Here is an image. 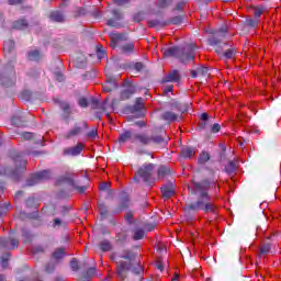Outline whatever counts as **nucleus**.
Returning a JSON list of instances; mask_svg holds the SVG:
<instances>
[{"instance_id":"nucleus-38","label":"nucleus","mask_w":281,"mask_h":281,"mask_svg":"<svg viewBox=\"0 0 281 281\" xmlns=\"http://www.w3.org/2000/svg\"><path fill=\"white\" fill-rule=\"evenodd\" d=\"M79 106H82L83 109H87V106H89V102L87 101L86 98L79 99Z\"/></svg>"},{"instance_id":"nucleus-58","label":"nucleus","mask_w":281,"mask_h":281,"mask_svg":"<svg viewBox=\"0 0 281 281\" xmlns=\"http://www.w3.org/2000/svg\"><path fill=\"white\" fill-rule=\"evenodd\" d=\"M171 281H179V274H175V277L171 279Z\"/></svg>"},{"instance_id":"nucleus-46","label":"nucleus","mask_w":281,"mask_h":281,"mask_svg":"<svg viewBox=\"0 0 281 281\" xmlns=\"http://www.w3.org/2000/svg\"><path fill=\"white\" fill-rule=\"evenodd\" d=\"M90 104L92 109H98V104H99L98 99H91Z\"/></svg>"},{"instance_id":"nucleus-40","label":"nucleus","mask_w":281,"mask_h":281,"mask_svg":"<svg viewBox=\"0 0 281 281\" xmlns=\"http://www.w3.org/2000/svg\"><path fill=\"white\" fill-rule=\"evenodd\" d=\"M98 136V130L93 128L88 133V137H90V139H95V137Z\"/></svg>"},{"instance_id":"nucleus-23","label":"nucleus","mask_w":281,"mask_h":281,"mask_svg":"<svg viewBox=\"0 0 281 281\" xmlns=\"http://www.w3.org/2000/svg\"><path fill=\"white\" fill-rule=\"evenodd\" d=\"M101 251H111L113 249V246L111 245V241L103 240L99 245Z\"/></svg>"},{"instance_id":"nucleus-31","label":"nucleus","mask_w":281,"mask_h":281,"mask_svg":"<svg viewBox=\"0 0 281 281\" xmlns=\"http://www.w3.org/2000/svg\"><path fill=\"white\" fill-rule=\"evenodd\" d=\"M142 238H144V229H136L134 232L133 239L134 240H142Z\"/></svg>"},{"instance_id":"nucleus-39","label":"nucleus","mask_w":281,"mask_h":281,"mask_svg":"<svg viewBox=\"0 0 281 281\" xmlns=\"http://www.w3.org/2000/svg\"><path fill=\"white\" fill-rule=\"evenodd\" d=\"M134 21H136V23H142V21H144V13H136L134 15Z\"/></svg>"},{"instance_id":"nucleus-62","label":"nucleus","mask_w":281,"mask_h":281,"mask_svg":"<svg viewBox=\"0 0 281 281\" xmlns=\"http://www.w3.org/2000/svg\"><path fill=\"white\" fill-rule=\"evenodd\" d=\"M172 89H173V87H172V86H169V87L167 88V91L170 92V91H172Z\"/></svg>"},{"instance_id":"nucleus-34","label":"nucleus","mask_w":281,"mask_h":281,"mask_svg":"<svg viewBox=\"0 0 281 281\" xmlns=\"http://www.w3.org/2000/svg\"><path fill=\"white\" fill-rule=\"evenodd\" d=\"M170 3H171L170 0H158L159 8H168V5H170Z\"/></svg>"},{"instance_id":"nucleus-61","label":"nucleus","mask_w":281,"mask_h":281,"mask_svg":"<svg viewBox=\"0 0 281 281\" xmlns=\"http://www.w3.org/2000/svg\"><path fill=\"white\" fill-rule=\"evenodd\" d=\"M0 281H5V277L3 274H0Z\"/></svg>"},{"instance_id":"nucleus-42","label":"nucleus","mask_w":281,"mask_h":281,"mask_svg":"<svg viewBox=\"0 0 281 281\" xmlns=\"http://www.w3.org/2000/svg\"><path fill=\"white\" fill-rule=\"evenodd\" d=\"M70 267L74 271H78V261L76 259H72L70 261Z\"/></svg>"},{"instance_id":"nucleus-56","label":"nucleus","mask_w":281,"mask_h":281,"mask_svg":"<svg viewBox=\"0 0 281 281\" xmlns=\"http://www.w3.org/2000/svg\"><path fill=\"white\" fill-rule=\"evenodd\" d=\"M61 224V222H60V218H55L54 220V225L56 226V225H60Z\"/></svg>"},{"instance_id":"nucleus-3","label":"nucleus","mask_w":281,"mask_h":281,"mask_svg":"<svg viewBox=\"0 0 281 281\" xmlns=\"http://www.w3.org/2000/svg\"><path fill=\"white\" fill-rule=\"evenodd\" d=\"M63 183L71 186V188L77 190L79 194H85V192H87V186H82L80 181L76 180V175L72 172H66L64 176L56 180L55 186H63Z\"/></svg>"},{"instance_id":"nucleus-4","label":"nucleus","mask_w":281,"mask_h":281,"mask_svg":"<svg viewBox=\"0 0 281 281\" xmlns=\"http://www.w3.org/2000/svg\"><path fill=\"white\" fill-rule=\"evenodd\" d=\"M155 172V166L153 164L144 165L140 167L137 172L134 176L135 181H139V179H143L145 183H148L149 186L155 184V178L153 177Z\"/></svg>"},{"instance_id":"nucleus-41","label":"nucleus","mask_w":281,"mask_h":281,"mask_svg":"<svg viewBox=\"0 0 281 281\" xmlns=\"http://www.w3.org/2000/svg\"><path fill=\"white\" fill-rule=\"evenodd\" d=\"M10 245L12 249H16V247H19V239H10Z\"/></svg>"},{"instance_id":"nucleus-32","label":"nucleus","mask_w":281,"mask_h":281,"mask_svg":"<svg viewBox=\"0 0 281 281\" xmlns=\"http://www.w3.org/2000/svg\"><path fill=\"white\" fill-rule=\"evenodd\" d=\"M236 54V50L234 48H228L227 50L224 52L225 58L232 59L234 58Z\"/></svg>"},{"instance_id":"nucleus-43","label":"nucleus","mask_w":281,"mask_h":281,"mask_svg":"<svg viewBox=\"0 0 281 281\" xmlns=\"http://www.w3.org/2000/svg\"><path fill=\"white\" fill-rule=\"evenodd\" d=\"M134 69L136 70V71H142V69H144V64L143 63H136V64H134Z\"/></svg>"},{"instance_id":"nucleus-14","label":"nucleus","mask_w":281,"mask_h":281,"mask_svg":"<svg viewBox=\"0 0 281 281\" xmlns=\"http://www.w3.org/2000/svg\"><path fill=\"white\" fill-rule=\"evenodd\" d=\"M27 27H30V23L25 20V18L16 20L12 23L13 30H27Z\"/></svg>"},{"instance_id":"nucleus-55","label":"nucleus","mask_w":281,"mask_h":281,"mask_svg":"<svg viewBox=\"0 0 281 281\" xmlns=\"http://www.w3.org/2000/svg\"><path fill=\"white\" fill-rule=\"evenodd\" d=\"M157 269H159V271H164V263L158 262L157 263Z\"/></svg>"},{"instance_id":"nucleus-48","label":"nucleus","mask_w":281,"mask_h":281,"mask_svg":"<svg viewBox=\"0 0 281 281\" xmlns=\"http://www.w3.org/2000/svg\"><path fill=\"white\" fill-rule=\"evenodd\" d=\"M198 74H200V76H203V74H207V68L205 67L198 68Z\"/></svg>"},{"instance_id":"nucleus-26","label":"nucleus","mask_w":281,"mask_h":281,"mask_svg":"<svg viewBox=\"0 0 281 281\" xmlns=\"http://www.w3.org/2000/svg\"><path fill=\"white\" fill-rule=\"evenodd\" d=\"M167 175H170V169L167 167H160L158 169V179H164L167 177Z\"/></svg>"},{"instance_id":"nucleus-49","label":"nucleus","mask_w":281,"mask_h":281,"mask_svg":"<svg viewBox=\"0 0 281 281\" xmlns=\"http://www.w3.org/2000/svg\"><path fill=\"white\" fill-rule=\"evenodd\" d=\"M135 126H138L139 128H144V126H146V122H144V121H137V122L135 123Z\"/></svg>"},{"instance_id":"nucleus-35","label":"nucleus","mask_w":281,"mask_h":281,"mask_svg":"<svg viewBox=\"0 0 281 281\" xmlns=\"http://www.w3.org/2000/svg\"><path fill=\"white\" fill-rule=\"evenodd\" d=\"M9 5H22L25 3V0H8Z\"/></svg>"},{"instance_id":"nucleus-24","label":"nucleus","mask_w":281,"mask_h":281,"mask_svg":"<svg viewBox=\"0 0 281 281\" xmlns=\"http://www.w3.org/2000/svg\"><path fill=\"white\" fill-rule=\"evenodd\" d=\"M199 164H207L210 161V153L202 151L198 159Z\"/></svg>"},{"instance_id":"nucleus-47","label":"nucleus","mask_w":281,"mask_h":281,"mask_svg":"<svg viewBox=\"0 0 281 281\" xmlns=\"http://www.w3.org/2000/svg\"><path fill=\"white\" fill-rule=\"evenodd\" d=\"M1 266L3 269H8V258L2 257Z\"/></svg>"},{"instance_id":"nucleus-2","label":"nucleus","mask_w":281,"mask_h":281,"mask_svg":"<svg viewBox=\"0 0 281 281\" xmlns=\"http://www.w3.org/2000/svg\"><path fill=\"white\" fill-rule=\"evenodd\" d=\"M162 56L164 58H170L173 56L176 58H180L182 63H188V60L194 59V47L190 45L186 48H180L177 46L169 47L164 50Z\"/></svg>"},{"instance_id":"nucleus-16","label":"nucleus","mask_w":281,"mask_h":281,"mask_svg":"<svg viewBox=\"0 0 281 281\" xmlns=\"http://www.w3.org/2000/svg\"><path fill=\"white\" fill-rule=\"evenodd\" d=\"M181 157H183L184 159H191V157H194V155H196V149L192 148V147H184L182 148V150L180 151Z\"/></svg>"},{"instance_id":"nucleus-52","label":"nucleus","mask_w":281,"mask_h":281,"mask_svg":"<svg viewBox=\"0 0 281 281\" xmlns=\"http://www.w3.org/2000/svg\"><path fill=\"white\" fill-rule=\"evenodd\" d=\"M97 50L99 52V54H101L100 58H102L104 56V53L102 52V46L101 45L97 46Z\"/></svg>"},{"instance_id":"nucleus-13","label":"nucleus","mask_w":281,"mask_h":281,"mask_svg":"<svg viewBox=\"0 0 281 281\" xmlns=\"http://www.w3.org/2000/svg\"><path fill=\"white\" fill-rule=\"evenodd\" d=\"M180 78L179 71L172 70L162 79V82H179Z\"/></svg>"},{"instance_id":"nucleus-30","label":"nucleus","mask_w":281,"mask_h":281,"mask_svg":"<svg viewBox=\"0 0 281 281\" xmlns=\"http://www.w3.org/2000/svg\"><path fill=\"white\" fill-rule=\"evenodd\" d=\"M11 123L13 124V126H18V127L25 126V123L19 116L12 117Z\"/></svg>"},{"instance_id":"nucleus-11","label":"nucleus","mask_w":281,"mask_h":281,"mask_svg":"<svg viewBox=\"0 0 281 281\" xmlns=\"http://www.w3.org/2000/svg\"><path fill=\"white\" fill-rule=\"evenodd\" d=\"M82 148H85V145H82V143H79L75 147L64 149V155H72V157H76L77 155H80V153H82Z\"/></svg>"},{"instance_id":"nucleus-17","label":"nucleus","mask_w":281,"mask_h":281,"mask_svg":"<svg viewBox=\"0 0 281 281\" xmlns=\"http://www.w3.org/2000/svg\"><path fill=\"white\" fill-rule=\"evenodd\" d=\"M50 21L54 23H65V15L60 13L59 11H54L49 14Z\"/></svg>"},{"instance_id":"nucleus-7","label":"nucleus","mask_w":281,"mask_h":281,"mask_svg":"<svg viewBox=\"0 0 281 281\" xmlns=\"http://www.w3.org/2000/svg\"><path fill=\"white\" fill-rule=\"evenodd\" d=\"M85 128H89V123H87V121H83L81 125L76 123L75 126L65 135V138L71 139V137H78V135H82V131Z\"/></svg>"},{"instance_id":"nucleus-57","label":"nucleus","mask_w":281,"mask_h":281,"mask_svg":"<svg viewBox=\"0 0 281 281\" xmlns=\"http://www.w3.org/2000/svg\"><path fill=\"white\" fill-rule=\"evenodd\" d=\"M211 45H218V41H216L214 37L211 38Z\"/></svg>"},{"instance_id":"nucleus-53","label":"nucleus","mask_w":281,"mask_h":281,"mask_svg":"<svg viewBox=\"0 0 281 281\" xmlns=\"http://www.w3.org/2000/svg\"><path fill=\"white\" fill-rule=\"evenodd\" d=\"M108 188V184L105 182H102L100 186H99V190H106Z\"/></svg>"},{"instance_id":"nucleus-29","label":"nucleus","mask_w":281,"mask_h":281,"mask_svg":"<svg viewBox=\"0 0 281 281\" xmlns=\"http://www.w3.org/2000/svg\"><path fill=\"white\" fill-rule=\"evenodd\" d=\"M98 210L101 216H106V214H109V210L106 209V205H104V203L98 202Z\"/></svg>"},{"instance_id":"nucleus-10","label":"nucleus","mask_w":281,"mask_h":281,"mask_svg":"<svg viewBox=\"0 0 281 281\" xmlns=\"http://www.w3.org/2000/svg\"><path fill=\"white\" fill-rule=\"evenodd\" d=\"M271 254V245L270 244H261L259 246V252L257 255V260H260L261 258H267Z\"/></svg>"},{"instance_id":"nucleus-33","label":"nucleus","mask_w":281,"mask_h":281,"mask_svg":"<svg viewBox=\"0 0 281 281\" xmlns=\"http://www.w3.org/2000/svg\"><path fill=\"white\" fill-rule=\"evenodd\" d=\"M160 24L161 23H159V21L157 20H151L147 22L148 27H159ZM161 26H166V23L161 24Z\"/></svg>"},{"instance_id":"nucleus-60","label":"nucleus","mask_w":281,"mask_h":281,"mask_svg":"<svg viewBox=\"0 0 281 281\" xmlns=\"http://www.w3.org/2000/svg\"><path fill=\"white\" fill-rule=\"evenodd\" d=\"M57 80H59V81H60V80H64L63 75L58 74V75H57Z\"/></svg>"},{"instance_id":"nucleus-54","label":"nucleus","mask_w":281,"mask_h":281,"mask_svg":"<svg viewBox=\"0 0 281 281\" xmlns=\"http://www.w3.org/2000/svg\"><path fill=\"white\" fill-rule=\"evenodd\" d=\"M24 139H32V133H25Z\"/></svg>"},{"instance_id":"nucleus-50","label":"nucleus","mask_w":281,"mask_h":281,"mask_svg":"<svg viewBox=\"0 0 281 281\" xmlns=\"http://www.w3.org/2000/svg\"><path fill=\"white\" fill-rule=\"evenodd\" d=\"M201 120H202V122H207V120H210V115L207 113H202Z\"/></svg>"},{"instance_id":"nucleus-36","label":"nucleus","mask_w":281,"mask_h":281,"mask_svg":"<svg viewBox=\"0 0 281 281\" xmlns=\"http://www.w3.org/2000/svg\"><path fill=\"white\" fill-rule=\"evenodd\" d=\"M181 21H182V18L180 15H178V16L171 18L170 23H172L173 25H179V23H181Z\"/></svg>"},{"instance_id":"nucleus-25","label":"nucleus","mask_w":281,"mask_h":281,"mask_svg":"<svg viewBox=\"0 0 281 281\" xmlns=\"http://www.w3.org/2000/svg\"><path fill=\"white\" fill-rule=\"evenodd\" d=\"M27 56H29V60H38V58H41V52H38L37 49L30 50L27 53Z\"/></svg>"},{"instance_id":"nucleus-9","label":"nucleus","mask_w":281,"mask_h":281,"mask_svg":"<svg viewBox=\"0 0 281 281\" xmlns=\"http://www.w3.org/2000/svg\"><path fill=\"white\" fill-rule=\"evenodd\" d=\"M135 134L131 131H125L119 135V142L120 144H126V142H132V144H135Z\"/></svg>"},{"instance_id":"nucleus-15","label":"nucleus","mask_w":281,"mask_h":281,"mask_svg":"<svg viewBox=\"0 0 281 281\" xmlns=\"http://www.w3.org/2000/svg\"><path fill=\"white\" fill-rule=\"evenodd\" d=\"M14 164L16 166V171L18 172H25L26 166H27L26 160H24L23 158H21V156H19L14 159Z\"/></svg>"},{"instance_id":"nucleus-44","label":"nucleus","mask_w":281,"mask_h":281,"mask_svg":"<svg viewBox=\"0 0 281 281\" xmlns=\"http://www.w3.org/2000/svg\"><path fill=\"white\" fill-rule=\"evenodd\" d=\"M183 8H186V2H179L173 10L183 11Z\"/></svg>"},{"instance_id":"nucleus-22","label":"nucleus","mask_w":281,"mask_h":281,"mask_svg":"<svg viewBox=\"0 0 281 281\" xmlns=\"http://www.w3.org/2000/svg\"><path fill=\"white\" fill-rule=\"evenodd\" d=\"M162 120H165L166 122H177V114H175L173 112H165L162 114Z\"/></svg>"},{"instance_id":"nucleus-37","label":"nucleus","mask_w":281,"mask_h":281,"mask_svg":"<svg viewBox=\"0 0 281 281\" xmlns=\"http://www.w3.org/2000/svg\"><path fill=\"white\" fill-rule=\"evenodd\" d=\"M220 131H221V124L214 123V124L211 126V133H218Z\"/></svg>"},{"instance_id":"nucleus-64","label":"nucleus","mask_w":281,"mask_h":281,"mask_svg":"<svg viewBox=\"0 0 281 281\" xmlns=\"http://www.w3.org/2000/svg\"><path fill=\"white\" fill-rule=\"evenodd\" d=\"M56 281H65L64 279L57 278Z\"/></svg>"},{"instance_id":"nucleus-19","label":"nucleus","mask_w":281,"mask_h":281,"mask_svg":"<svg viewBox=\"0 0 281 281\" xmlns=\"http://www.w3.org/2000/svg\"><path fill=\"white\" fill-rule=\"evenodd\" d=\"M133 93H135V86H130L127 89L121 92V99L128 100Z\"/></svg>"},{"instance_id":"nucleus-27","label":"nucleus","mask_w":281,"mask_h":281,"mask_svg":"<svg viewBox=\"0 0 281 281\" xmlns=\"http://www.w3.org/2000/svg\"><path fill=\"white\" fill-rule=\"evenodd\" d=\"M204 211L205 212H211L212 214H216L217 207L214 205V203L209 202V203L205 204Z\"/></svg>"},{"instance_id":"nucleus-5","label":"nucleus","mask_w":281,"mask_h":281,"mask_svg":"<svg viewBox=\"0 0 281 281\" xmlns=\"http://www.w3.org/2000/svg\"><path fill=\"white\" fill-rule=\"evenodd\" d=\"M120 258H123V260H128V261H120L116 265V271H117V276L121 280H124V271H127V269H131V260H133V258H135V255H133V252H131V250H124Z\"/></svg>"},{"instance_id":"nucleus-21","label":"nucleus","mask_w":281,"mask_h":281,"mask_svg":"<svg viewBox=\"0 0 281 281\" xmlns=\"http://www.w3.org/2000/svg\"><path fill=\"white\" fill-rule=\"evenodd\" d=\"M65 256H67V252H65V248H57L54 252H53V258L55 260H60L63 258H65Z\"/></svg>"},{"instance_id":"nucleus-1","label":"nucleus","mask_w":281,"mask_h":281,"mask_svg":"<svg viewBox=\"0 0 281 281\" xmlns=\"http://www.w3.org/2000/svg\"><path fill=\"white\" fill-rule=\"evenodd\" d=\"M193 190L194 192L200 193V198L196 202L191 203L189 205V210H204L205 205H207L210 201V194H207V190H210V182L206 180H203L202 182H193Z\"/></svg>"},{"instance_id":"nucleus-45","label":"nucleus","mask_w":281,"mask_h":281,"mask_svg":"<svg viewBox=\"0 0 281 281\" xmlns=\"http://www.w3.org/2000/svg\"><path fill=\"white\" fill-rule=\"evenodd\" d=\"M60 106H61L63 111H65V113H69L70 106L68 103H61Z\"/></svg>"},{"instance_id":"nucleus-18","label":"nucleus","mask_w":281,"mask_h":281,"mask_svg":"<svg viewBox=\"0 0 281 281\" xmlns=\"http://www.w3.org/2000/svg\"><path fill=\"white\" fill-rule=\"evenodd\" d=\"M33 179H34L35 183H38V181H45V180L49 179V172L41 171L38 173H35L33 176Z\"/></svg>"},{"instance_id":"nucleus-8","label":"nucleus","mask_w":281,"mask_h":281,"mask_svg":"<svg viewBox=\"0 0 281 281\" xmlns=\"http://www.w3.org/2000/svg\"><path fill=\"white\" fill-rule=\"evenodd\" d=\"M110 40H111L110 46L112 47V49H115V47H117L120 43H123V41H126L127 37L125 34H122V33H111Z\"/></svg>"},{"instance_id":"nucleus-63","label":"nucleus","mask_w":281,"mask_h":281,"mask_svg":"<svg viewBox=\"0 0 281 281\" xmlns=\"http://www.w3.org/2000/svg\"><path fill=\"white\" fill-rule=\"evenodd\" d=\"M103 89L109 93L111 89L106 88V86L103 87Z\"/></svg>"},{"instance_id":"nucleus-12","label":"nucleus","mask_w":281,"mask_h":281,"mask_svg":"<svg viewBox=\"0 0 281 281\" xmlns=\"http://www.w3.org/2000/svg\"><path fill=\"white\" fill-rule=\"evenodd\" d=\"M162 199H170L175 196V187L172 184H166L161 188Z\"/></svg>"},{"instance_id":"nucleus-28","label":"nucleus","mask_w":281,"mask_h":281,"mask_svg":"<svg viewBox=\"0 0 281 281\" xmlns=\"http://www.w3.org/2000/svg\"><path fill=\"white\" fill-rule=\"evenodd\" d=\"M252 12H254L255 19H260V16H262V14H265V9H262L260 7H255V8H252Z\"/></svg>"},{"instance_id":"nucleus-6","label":"nucleus","mask_w":281,"mask_h":281,"mask_svg":"<svg viewBox=\"0 0 281 281\" xmlns=\"http://www.w3.org/2000/svg\"><path fill=\"white\" fill-rule=\"evenodd\" d=\"M133 142H137L140 146H148L150 144H161V142H164V137L159 135L148 136L146 134H135Z\"/></svg>"},{"instance_id":"nucleus-59","label":"nucleus","mask_w":281,"mask_h":281,"mask_svg":"<svg viewBox=\"0 0 281 281\" xmlns=\"http://www.w3.org/2000/svg\"><path fill=\"white\" fill-rule=\"evenodd\" d=\"M108 25H112V26L115 25V21L109 20V21H108Z\"/></svg>"},{"instance_id":"nucleus-51","label":"nucleus","mask_w":281,"mask_h":281,"mask_svg":"<svg viewBox=\"0 0 281 281\" xmlns=\"http://www.w3.org/2000/svg\"><path fill=\"white\" fill-rule=\"evenodd\" d=\"M190 76H191V78H196V76H200L199 69H196V70H191V71H190Z\"/></svg>"},{"instance_id":"nucleus-20","label":"nucleus","mask_w":281,"mask_h":281,"mask_svg":"<svg viewBox=\"0 0 281 281\" xmlns=\"http://www.w3.org/2000/svg\"><path fill=\"white\" fill-rule=\"evenodd\" d=\"M121 52H122V54H131V53L135 52V43L130 42L127 44L122 45Z\"/></svg>"}]
</instances>
